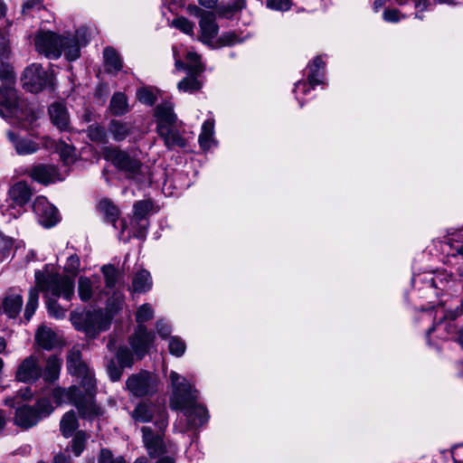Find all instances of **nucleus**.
<instances>
[{
	"label": "nucleus",
	"instance_id": "obj_8",
	"mask_svg": "<svg viewBox=\"0 0 463 463\" xmlns=\"http://www.w3.org/2000/svg\"><path fill=\"white\" fill-rule=\"evenodd\" d=\"M126 387L135 397L151 396L157 392L158 380L153 373L141 371L127 379Z\"/></svg>",
	"mask_w": 463,
	"mask_h": 463
},
{
	"label": "nucleus",
	"instance_id": "obj_12",
	"mask_svg": "<svg viewBox=\"0 0 463 463\" xmlns=\"http://www.w3.org/2000/svg\"><path fill=\"white\" fill-rule=\"evenodd\" d=\"M33 210L38 217L39 222L46 228L54 226L59 221L56 207L43 196L36 197L33 203Z\"/></svg>",
	"mask_w": 463,
	"mask_h": 463
},
{
	"label": "nucleus",
	"instance_id": "obj_49",
	"mask_svg": "<svg viewBox=\"0 0 463 463\" xmlns=\"http://www.w3.org/2000/svg\"><path fill=\"white\" fill-rule=\"evenodd\" d=\"M154 317V310L149 304H143L139 307L136 314V320L138 325H144Z\"/></svg>",
	"mask_w": 463,
	"mask_h": 463
},
{
	"label": "nucleus",
	"instance_id": "obj_63",
	"mask_svg": "<svg viewBox=\"0 0 463 463\" xmlns=\"http://www.w3.org/2000/svg\"><path fill=\"white\" fill-rule=\"evenodd\" d=\"M156 331L161 337L165 338L170 335L171 328L170 326L164 320H158L156 322Z\"/></svg>",
	"mask_w": 463,
	"mask_h": 463
},
{
	"label": "nucleus",
	"instance_id": "obj_45",
	"mask_svg": "<svg viewBox=\"0 0 463 463\" xmlns=\"http://www.w3.org/2000/svg\"><path fill=\"white\" fill-rule=\"evenodd\" d=\"M56 150L65 164H70L74 161L75 149L73 146L64 142H59L56 146Z\"/></svg>",
	"mask_w": 463,
	"mask_h": 463
},
{
	"label": "nucleus",
	"instance_id": "obj_24",
	"mask_svg": "<svg viewBox=\"0 0 463 463\" xmlns=\"http://www.w3.org/2000/svg\"><path fill=\"white\" fill-rule=\"evenodd\" d=\"M157 133L163 138L165 145L168 149L174 147H185L186 140L181 136L180 132L173 128V126L157 128Z\"/></svg>",
	"mask_w": 463,
	"mask_h": 463
},
{
	"label": "nucleus",
	"instance_id": "obj_11",
	"mask_svg": "<svg viewBox=\"0 0 463 463\" xmlns=\"http://www.w3.org/2000/svg\"><path fill=\"white\" fill-rule=\"evenodd\" d=\"M22 82L25 90L36 93L47 85L48 75L42 65L33 63L24 70Z\"/></svg>",
	"mask_w": 463,
	"mask_h": 463
},
{
	"label": "nucleus",
	"instance_id": "obj_50",
	"mask_svg": "<svg viewBox=\"0 0 463 463\" xmlns=\"http://www.w3.org/2000/svg\"><path fill=\"white\" fill-rule=\"evenodd\" d=\"M138 100L146 105L152 106L156 101V97L153 90L141 88L137 91Z\"/></svg>",
	"mask_w": 463,
	"mask_h": 463
},
{
	"label": "nucleus",
	"instance_id": "obj_64",
	"mask_svg": "<svg viewBox=\"0 0 463 463\" xmlns=\"http://www.w3.org/2000/svg\"><path fill=\"white\" fill-rule=\"evenodd\" d=\"M3 213L7 215L9 219H15L22 213V210L21 207L19 209H16L15 207H9L5 211L3 210Z\"/></svg>",
	"mask_w": 463,
	"mask_h": 463
},
{
	"label": "nucleus",
	"instance_id": "obj_10",
	"mask_svg": "<svg viewBox=\"0 0 463 463\" xmlns=\"http://www.w3.org/2000/svg\"><path fill=\"white\" fill-rule=\"evenodd\" d=\"M110 326L109 317L100 309L88 311L82 317V324L79 329L83 330L87 335L95 337L101 331H106Z\"/></svg>",
	"mask_w": 463,
	"mask_h": 463
},
{
	"label": "nucleus",
	"instance_id": "obj_51",
	"mask_svg": "<svg viewBox=\"0 0 463 463\" xmlns=\"http://www.w3.org/2000/svg\"><path fill=\"white\" fill-rule=\"evenodd\" d=\"M168 347L170 353L177 357L182 356L185 351L184 342L177 336L170 338Z\"/></svg>",
	"mask_w": 463,
	"mask_h": 463
},
{
	"label": "nucleus",
	"instance_id": "obj_4",
	"mask_svg": "<svg viewBox=\"0 0 463 463\" xmlns=\"http://www.w3.org/2000/svg\"><path fill=\"white\" fill-rule=\"evenodd\" d=\"M0 116L15 119L23 128H27L36 119L28 102L18 98L11 84L0 85Z\"/></svg>",
	"mask_w": 463,
	"mask_h": 463
},
{
	"label": "nucleus",
	"instance_id": "obj_42",
	"mask_svg": "<svg viewBox=\"0 0 463 463\" xmlns=\"http://www.w3.org/2000/svg\"><path fill=\"white\" fill-rule=\"evenodd\" d=\"M99 211L105 214L107 220L112 223L118 219V210L109 200H101L99 203Z\"/></svg>",
	"mask_w": 463,
	"mask_h": 463
},
{
	"label": "nucleus",
	"instance_id": "obj_13",
	"mask_svg": "<svg viewBox=\"0 0 463 463\" xmlns=\"http://www.w3.org/2000/svg\"><path fill=\"white\" fill-rule=\"evenodd\" d=\"M43 373L39 359L34 355L24 358L18 365L15 378L22 383H35Z\"/></svg>",
	"mask_w": 463,
	"mask_h": 463
},
{
	"label": "nucleus",
	"instance_id": "obj_40",
	"mask_svg": "<svg viewBox=\"0 0 463 463\" xmlns=\"http://www.w3.org/2000/svg\"><path fill=\"white\" fill-rule=\"evenodd\" d=\"M78 294L81 301H89L93 296V283L87 277H80L78 280Z\"/></svg>",
	"mask_w": 463,
	"mask_h": 463
},
{
	"label": "nucleus",
	"instance_id": "obj_32",
	"mask_svg": "<svg viewBox=\"0 0 463 463\" xmlns=\"http://www.w3.org/2000/svg\"><path fill=\"white\" fill-rule=\"evenodd\" d=\"M325 62L320 57H316L309 65L308 83L312 88L323 83Z\"/></svg>",
	"mask_w": 463,
	"mask_h": 463
},
{
	"label": "nucleus",
	"instance_id": "obj_26",
	"mask_svg": "<svg viewBox=\"0 0 463 463\" xmlns=\"http://www.w3.org/2000/svg\"><path fill=\"white\" fill-rule=\"evenodd\" d=\"M35 343L43 349L52 350L60 345V339L50 327L42 326L35 334Z\"/></svg>",
	"mask_w": 463,
	"mask_h": 463
},
{
	"label": "nucleus",
	"instance_id": "obj_41",
	"mask_svg": "<svg viewBox=\"0 0 463 463\" xmlns=\"http://www.w3.org/2000/svg\"><path fill=\"white\" fill-rule=\"evenodd\" d=\"M39 290V288L36 286V288H31L29 291V297L24 310V317L26 320L31 319L38 307Z\"/></svg>",
	"mask_w": 463,
	"mask_h": 463
},
{
	"label": "nucleus",
	"instance_id": "obj_28",
	"mask_svg": "<svg viewBox=\"0 0 463 463\" xmlns=\"http://www.w3.org/2000/svg\"><path fill=\"white\" fill-rule=\"evenodd\" d=\"M203 84V74L197 75L192 72H186V77L177 83L179 91L194 93L202 89Z\"/></svg>",
	"mask_w": 463,
	"mask_h": 463
},
{
	"label": "nucleus",
	"instance_id": "obj_30",
	"mask_svg": "<svg viewBox=\"0 0 463 463\" xmlns=\"http://www.w3.org/2000/svg\"><path fill=\"white\" fill-rule=\"evenodd\" d=\"M88 365L81 361V353L78 348L73 347L67 356V370L72 375L86 372Z\"/></svg>",
	"mask_w": 463,
	"mask_h": 463
},
{
	"label": "nucleus",
	"instance_id": "obj_7",
	"mask_svg": "<svg viewBox=\"0 0 463 463\" xmlns=\"http://www.w3.org/2000/svg\"><path fill=\"white\" fill-rule=\"evenodd\" d=\"M453 301V299H451ZM455 305L449 304V306L448 301H440L437 306L434 307V323L433 326L430 327L427 332V337L430 336V333L436 330L439 327H442L443 322L449 320L448 323L444 326V330L448 331L449 334H451L454 332L455 326L452 324V320L457 318L462 314V309L458 307V304H462L461 299L454 300Z\"/></svg>",
	"mask_w": 463,
	"mask_h": 463
},
{
	"label": "nucleus",
	"instance_id": "obj_1",
	"mask_svg": "<svg viewBox=\"0 0 463 463\" xmlns=\"http://www.w3.org/2000/svg\"><path fill=\"white\" fill-rule=\"evenodd\" d=\"M35 283L44 295L48 314L56 319L63 318L74 297V279L45 269L35 271Z\"/></svg>",
	"mask_w": 463,
	"mask_h": 463
},
{
	"label": "nucleus",
	"instance_id": "obj_22",
	"mask_svg": "<svg viewBox=\"0 0 463 463\" xmlns=\"http://www.w3.org/2000/svg\"><path fill=\"white\" fill-rule=\"evenodd\" d=\"M151 209L152 203L149 201H138L134 204V221L140 226L139 231L135 234L136 237L140 239L145 237L146 228V219Z\"/></svg>",
	"mask_w": 463,
	"mask_h": 463
},
{
	"label": "nucleus",
	"instance_id": "obj_9",
	"mask_svg": "<svg viewBox=\"0 0 463 463\" xmlns=\"http://www.w3.org/2000/svg\"><path fill=\"white\" fill-rule=\"evenodd\" d=\"M156 434H154L150 427H143V441L151 457H158L164 453V444L162 440V433L167 426V417L165 411H162L159 420H156Z\"/></svg>",
	"mask_w": 463,
	"mask_h": 463
},
{
	"label": "nucleus",
	"instance_id": "obj_56",
	"mask_svg": "<svg viewBox=\"0 0 463 463\" xmlns=\"http://www.w3.org/2000/svg\"><path fill=\"white\" fill-rule=\"evenodd\" d=\"M99 463H126V461L122 457L114 458L109 449H101Z\"/></svg>",
	"mask_w": 463,
	"mask_h": 463
},
{
	"label": "nucleus",
	"instance_id": "obj_37",
	"mask_svg": "<svg viewBox=\"0 0 463 463\" xmlns=\"http://www.w3.org/2000/svg\"><path fill=\"white\" fill-rule=\"evenodd\" d=\"M214 124L213 120H206L202 126V131L199 135V144L202 148L209 149L213 142Z\"/></svg>",
	"mask_w": 463,
	"mask_h": 463
},
{
	"label": "nucleus",
	"instance_id": "obj_58",
	"mask_svg": "<svg viewBox=\"0 0 463 463\" xmlns=\"http://www.w3.org/2000/svg\"><path fill=\"white\" fill-rule=\"evenodd\" d=\"M220 43L222 44V45H234V44H237V43H240L243 41V39L240 38L235 33L233 32H230V33H224L222 34L221 37H220Z\"/></svg>",
	"mask_w": 463,
	"mask_h": 463
},
{
	"label": "nucleus",
	"instance_id": "obj_54",
	"mask_svg": "<svg viewBox=\"0 0 463 463\" xmlns=\"http://www.w3.org/2000/svg\"><path fill=\"white\" fill-rule=\"evenodd\" d=\"M173 25L186 34H193L194 24L184 17H178L173 21Z\"/></svg>",
	"mask_w": 463,
	"mask_h": 463
},
{
	"label": "nucleus",
	"instance_id": "obj_53",
	"mask_svg": "<svg viewBox=\"0 0 463 463\" xmlns=\"http://www.w3.org/2000/svg\"><path fill=\"white\" fill-rule=\"evenodd\" d=\"M124 367H121V365H117L114 359H110L107 364V372L109 374V377L112 382L118 381L123 373Z\"/></svg>",
	"mask_w": 463,
	"mask_h": 463
},
{
	"label": "nucleus",
	"instance_id": "obj_52",
	"mask_svg": "<svg viewBox=\"0 0 463 463\" xmlns=\"http://www.w3.org/2000/svg\"><path fill=\"white\" fill-rule=\"evenodd\" d=\"M87 439V436L84 432L79 431L73 437L71 440V449L75 456H80V454L84 449L85 442Z\"/></svg>",
	"mask_w": 463,
	"mask_h": 463
},
{
	"label": "nucleus",
	"instance_id": "obj_29",
	"mask_svg": "<svg viewBox=\"0 0 463 463\" xmlns=\"http://www.w3.org/2000/svg\"><path fill=\"white\" fill-rule=\"evenodd\" d=\"M61 360L56 355L52 354L46 360L44 370H43L42 376L46 383L55 382L61 373Z\"/></svg>",
	"mask_w": 463,
	"mask_h": 463
},
{
	"label": "nucleus",
	"instance_id": "obj_27",
	"mask_svg": "<svg viewBox=\"0 0 463 463\" xmlns=\"http://www.w3.org/2000/svg\"><path fill=\"white\" fill-rule=\"evenodd\" d=\"M6 135L9 141L13 144L19 155L33 154L35 153L39 148L35 142L32 141L31 139L21 138L14 131H8Z\"/></svg>",
	"mask_w": 463,
	"mask_h": 463
},
{
	"label": "nucleus",
	"instance_id": "obj_47",
	"mask_svg": "<svg viewBox=\"0 0 463 463\" xmlns=\"http://www.w3.org/2000/svg\"><path fill=\"white\" fill-rule=\"evenodd\" d=\"M0 80L3 84H12L14 81L13 67L6 60L0 61Z\"/></svg>",
	"mask_w": 463,
	"mask_h": 463
},
{
	"label": "nucleus",
	"instance_id": "obj_35",
	"mask_svg": "<svg viewBox=\"0 0 463 463\" xmlns=\"http://www.w3.org/2000/svg\"><path fill=\"white\" fill-rule=\"evenodd\" d=\"M110 112L115 116H121L128 112L129 107L127 97L122 92H116L109 103Z\"/></svg>",
	"mask_w": 463,
	"mask_h": 463
},
{
	"label": "nucleus",
	"instance_id": "obj_3",
	"mask_svg": "<svg viewBox=\"0 0 463 463\" xmlns=\"http://www.w3.org/2000/svg\"><path fill=\"white\" fill-rule=\"evenodd\" d=\"M170 380L173 393L170 399V407L175 411H182L187 420L188 428H197L208 420L206 409L196 403L197 391L180 374L172 371Z\"/></svg>",
	"mask_w": 463,
	"mask_h": 463
},
{
	"label": "nucleus",
	"instance_id": "obj_6",
	"mask_svg": "<svg viewBox=\"0 0 463 463\" xmlns=\"http://www.w3.org/2000/svg\"><path fill=\"white\" fill-rule=\"evenodd\" d=\"M53 411V406L49 399H39L34 406L24 405L18 408L14 415V423L23 428L30 429L42 419L48 417Z\"/></svg>",
	"mask_w": 463,
	"mask_h": 463
},
{
	"label": "nucleus",
	"instance_id": "obj_15",
	"mask_svg": "<svg viewBox=\"0 0 463 463\" xmlns=\"http://www.w3.org/2000/svg\"><path fill=\"white\" fill-rule=\"evenodd\" d=\"M121 171L125 172L128 177L136 180L137 183L148 184L152 183L149 167L136 158L132 157L130 162Z\"/></svg>",
	"mask_w": 463,
	"mask_h": 463
},
{
	"label": "nucleus",
	"instance_id": "obj_36",
	"mask_svg": "<svg viewBox=\"0 0 463 463\" xmlns=\"http://www.w3.org/2000/svg\"><path fill=\"white\" fill-rule=\"evenodd\" d=\"M78 428V420L74 411L66 412L61 420L60 429L62 435L66 438L72 436Z\"/></svg>",
	"mask_w": 463,
	"mask_h": 463
},
{
	"label": "nucleus",
	"instance_id": "obj_44",
	"mask_svg": "<svg viewBox=\"0 0 463 463\" xmlns=\"http://www.w3.org/2000/svg\"><path fill=\"white\" fill-rule=\"evenodd\" d=\"M75 376L80 379L81 385L86 390L87 394H93V391L96 387L93 372L88 367L86 368V372L79 373Z\"/></svg>",
	"mask_w": 463,
	"mask_h": 463
},
{
	"label": "nucleus",
	"instance_id": "obj_14",
	"mask_svg": "<svg viewBox=\"0 0 463 463\" xmlns=\"http://www.w3.org/2000/svg\"><path fill=\"white\" fill-rule=\"evenodd\" d=\"M154 339V335L148 332L144 325H137L135 333L129 337V345L137 359H142L146 355Z\"/></svg>",
	"mask_w": 463,
	"mask_h": 463
},
{
	"label": "nucleus",
	"instance_id": "obj_59",
	"mask_svg": "<svg viewBox=\"0 0 463 463\" xmlns=\"http://www.w3.org/2000/svg\"><path fill=\"white\" fill-rule=\"evenodd\" d=\"M11 53L8 38L0 33V61L7 60Z\"/></svg>",
	"mask_w": 463,
	"mask_h": 463
},
{
	"label": "nucleus",
	"instance_id": "obj_19",
	"mask_svg": "<svg viewBox=\"0 0 463 463\" xmlns=\"http://www.w3.org/2000/svg\"><path fill=\"white\" fill-rule=\"evenodd\" d=\"M29 175L36 182L47 184L59 179L58 170L50 165H37L31 168Z\"/></svg>",
	"mask_w": 463,
	"mask_h": 463
},
{
	"label": "nucleus",
	"instance_id": "obj_38",
	"mask_svg": "<svg viewBox=\"0 0 463 463\" xmlns=\"http://www.w3.org/2000/svg\"><path fill=\"white\" fill-rule=\"evenodd\" d=\"M132 418L137 422H147L153 419V406L140 402L132 411Z\"/></svg>",
	"mask_w": 463,
	"mask_h": 463
},
{
	"label": "nucleus",
	"instance_id": "obj_46",
	"mask_svg": "<svg viewBox=\"0 0 463 463\" xmlns=\"http://www.w3.org/2000/svg\"><path fill=\"white\" fill-rule=\"evenodd\" d=\"M88 137L90 140L98 143L107 142V133L103 127L99 125H90L87 130Z\"/></svg>",
	"mask_w": 463,
	"mask_h": 463
},
{
	"label": "nucleus",
	"instance_id": "obj_55",
	"mask_svg": "<svg viewBox=\"0 0 463 463\" xmlns=\"http://www.w3.org/2000/svg\"><path fill=\"white\" fill-rule=\"evenodd\" d=\"M80 268V259L76 254L71 255L66 261L64 266L65 272L71 274L69 276L73 279V277L77 274Z\"/></svg>",
	"mask_w": 463,
	"mask_h": 463
},
{
	"label": "nucleus",
	"instance_id": "obj_20",
	"mask_svg": "<svg viewBox=\"0 0 463 463\" xmlns=\"http://www.w3.org/2000/svg\"><path fill=\"white\" fill-rule=\"evenodd\" d=\"M156 118V128L160 127L174 126L177 118L174 113V104L171 101H165L157 105L155 109Z\"/></svg>",
	"mask_w": 463,
	"mask_h": 463
},
{
	"label": "nucleus",
	"instance_id": "obj_18",
	"mask_svg": "<svg viewBox=\"0 0 463 463\" xmlns=\"http://www.w3.org/2000/svg\"><path fill=\"white\" fill-rule=\"evenodd\" d=\"M23 307V297L14 288L6 291L3 301V312L10 318H15L21 312Z\"/></svg>",
	"mask_w": 463,
	"mask_h": 463
},
{
	"label": "nucleus",
	"instance_id": "obj_57",
	"mask_svg": "<svg viewBox=\"0 0 463 463\" xmlns=\"http://www.w3.org/2000/svg\"><path fill=\"white\" fill-rule=\"evenodd\" d=\"M267 6L277 11H287L290 8V0H267Z\"/></svg>",
	"mask_w": 463,
	"mask_h": 463
},
{
	"label": "nucleus",
	"instance_id": "obj_43",
	"mask_svg": "<svg viewBox=\"0 0 463 463\" xmlns=\"http://www.w3.org/2000/svg\"><path fill=\"white\" fill-rule=\"evenodd\" d=\"M105 279V284L108 288H115L119 278V272L112 265H105L101 268Z\"/></svg>",
	"mask_w": 463,
	"mask_h": 463
},
{
	"label": "nucleus",
	"instance_id": "obj_33",
	"mask_svg": "<svg viewBox=\"0 0 463 463\" xmlns=\"http://www.w3.org/2000/svg\"><path fill=\"white\" fill-rule=\"evenodd\" d=\"M132 126L130 123L120 120H111L109 126V131L116 141H122L131 133Z\"/></svg>",
	"mask_w": 463,
	"mask_h": 463
},
{
	"label": "nucleus",
	"instance_id": "obj_34",
	"mask_svg": "<svg viewBox=\"0 0 463 463\" xmlns=\"http://www.w3.org/2000/svg\"><path fill=\"white\" fill-rule=\"evenodd\" d=\"M152 279L147 270L138 271L133 278L132 288L134 292L145 293L152 288Z\"/></svg>",
	"mask_w": 463,
	"mask_h": 463
},
{
	"label": "nucleus",
	"instance_id": "obj_62",
	"mask_svg": "<svg viewBox=\"0 0 463 463\" xmlns=\"http://www.w3.org/2000/svg\"><path fill=\"white\" fill-rule=\"evenodd\" d=\"M383 16V19L389 23H397L401 20L400 12L397 9H386Z\"/></svg>",
	"mask_w": 463,
	"mask_h": 463
},
{
	"label": "nucleus",
	"instance_id": "obj_61",
	"mask_svg": "<svg viewBox=\"0 0 463 463\" xmlns=\"http://www.w3.org/2000/svg\"><path fill=\"white\" fill-rule=\"evenodd\" d=\"M43 8L41 0H28L23 5V14H28L31 11H40Z\"/></svg>",
	"mask_w": 463,
	"mask_h": 463
},
{
	"label": "nucleus",
	"instance_id": "obj_25",
	"mask_svg": "<svg viewBox=\"0 0 463 463\" xmlns=\"http://www.w3.org/2000/svg\"><path fill=\"white\" fill-rule=\"evenodd\" d=\"M51 120L60 130H67L70 126V118L65 106L60 102L52 103L49 108Z\"/></svg>",
	"mask_w": 463,
	"mask_h": 463
},
{
	"label": "nucleus",
	"instance_id": "obj_31",
	"mask_svg": "<svg viewBox=\"0 0 463 463\" xmlns=\"http://www.w3.org/2000/svg\"><path fill=\"white\" fill-rule=\"evenodd\" d=\"M105 70L109 73H117L121 71L123 63L119 54L111 47H107L103 52Z\"/></svg>",
	"mask_w": 463,
	"mask_h": 463
},
{
	"label": "nucleus",
	"instance_id": "obj_23",
	"mask_svg": "<svg viewBox=\"0 0 463 463\" xmlns=\"http://www.w3.org/2000/svg\"><path fill=\"white\" fill-rule=\"evenodd\" d=\"M199 25L202 33V40L206 43L213 39L218 33V25L215 15L212 12H202L200 14Z\"/></svg>",
	"mask_w": 463,
	"mask_h": 463
},
{
	"label": "nucleus",
	"instance_id": "obj_16",
	"mask_svg": "<svg viewBox=\"0 0 463 463\" xmlns=\"http://www.w3.org/2000/svg\"><path fill=\"white\" fill-rule=\"evenodd\" d=\"M173 52L175 58V66L176 70H185L186 72H192L197 75H202L203 73L205 67L201 61V57L195 52H187L185 55L186 63L183 62L180 57H177L175 47L173 48Z\"/></svg>",
	"mask_w": 463,
	"mask_h": 463
},
{
	"label": "nucleus",
	"instance_id": "obj_17",
	"mask_svg": "<svg viewBox=\"0 0 463 463\" xmlns=\"http://www.w3.org/2000/svg\"><path fill=\"white\" fill-rule=\"evenodd\" d=\"M425 281L433 288L439 291H449L456 285V279L452 273L447 270H437L429 274L425 278Z\"/></svg>",
	"mask_w": 463,
	"mask_h": 463
},
{
	"label": "nucleus",
	"instance_id": "obj_39",
	"mask_svg": "<svg viewBox=\"0 0 463 463\" xmlns=\"http://www.w3.org/2000/svg\"><path fill=\"white\" fill-rule=\"evenodd\" d=\"M106 156L119 170L125 167V165L129 163L130 159L132 158L128 153L118 149H112L109 151Z\"/></svg>",
	"mask_w": 463,
	"mask_h": 463
},
{
	"label": "nucleus",
	"instance_id": "obj_48",
	"mask_svg": "<svg viewBox=\"0 0 463 463\" xmlns=\"http://www.w3.org/2000/svg\"><path fill=\"white\" fill-rule=\"evenodd\" d=\"M117 359L121 367H131L134 364V355L127 346H121L117 352Z\"/></svg>",
	"mask_w": 463,
	"mask_h": 463
},
{
	"label": "nucleus",
	"instance_id": "obj_60",
	"mask_svg": "<svg viewBox=\"0 0 463 463\" xmlns=\"http://www.w3.org/2000/svg\"><path fill=\"white\" fill-rule=\"evenodd\" d=\"M124 303V298L120 293H117L114 295V297L110 299H109V308L111 311H118V309L122 308Z\"/></svg>",
	"mask_w": 463,
	"mask_h": 463
},
{
	"label": "nucleus",
	"instance_id": "obj_21",
	"mask_svg": "<svg viewBox=\"0 0 463 463\" xmlns=\"http://www.w3.org/2000/svg\"><path fill=\"white\" fill-rule=\"evenodd\" d=\"M10 199L19 207L25 205L33 195V191L24 181L15 183L8 192Z\"/></svg>",
	"mask_w": 463,
	"mask_h": 463
},
{
	"label": "nucleus",
	"instance_id": "obj_2",
	"mask_svg": "<svg viewBox=\"0 0 463 463\" xmlns=\"http://www.w3.org/2000/svg\"><path fill=\"white\" fill-rule=\"evenodd\" d=\"M90 33L80 27L74 33L60 35L51 31H40L34 36L35 50L49 59H58L63 53L70 61L80 55V47L87 44Z\"/></svg>",
	"mask_w": 463,
	"mask_h": 463
},
{
	"label": "nucleus",
	"instance_id": "obj_5",
	"mask_svg": "<svg viewBox=\"0 0 463 463\" xmlns=\"http://www.w3.org/2000/svg\"><path fill=\"white\" fill-rule=\"evenodd\" d=\"M53 397L58 403L74 404L83 418H92L101 413L100 408L94 402L93 394L82 396L80 390L76 386H71L68 390L55 388Z\"/></svg>",
	"mask_w": 463,
	"mask_h": 463
}]
</instances>
